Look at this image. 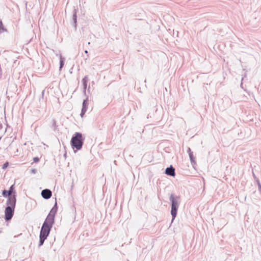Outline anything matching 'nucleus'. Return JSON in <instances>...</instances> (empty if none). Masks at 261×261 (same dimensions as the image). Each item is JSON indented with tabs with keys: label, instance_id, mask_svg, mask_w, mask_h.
<instances>
[{
	"label": "nucleus",
	"instance_id": "nucleus-22",
	"mask_svg": "<svg viewBox=\"0 0 261 261\" xmlns=\"http://www.w3.org/2000/svg\"><path fill=\"white\" fill-rule=\"evenodd\" d=\"M85 53L87 54V53H88V51L87 50H85Z\"/></svg>",
	"mask_w": 261,
	"mask_h": 261
},
{
	"label": "nucleus",
	"instance_id": "nucleus-13",
	"mask_svg": "<svg viewBox=\"0 0 261 261\" xmlns=\"http://www.w3.org/2000/svg\"><path fill=\"white\" fill-rule=\"evenodd\" d=\"M190 160L191 163V164L194 168H195V166L196 165V162L195 161V159L193 153H191L189 154Z\"/></svg>",
	"mask_w": 261,
	"mask_h": 261
},
{
	"label": "nucleus",
	"instance_id": "nucleus-14",
	"mask_svg": "<svg viewBox=\"0 0 261 261\" xmlns=\"http://www.w3.org/2000/svg\"><path fill=\"white\" fill-rule=\"evenodd\" d=\"M7 30L3 25L2 20L0 21V34L3 32H6Z\"/></svg>",
	"mask_w": 261,
	"mask_h": 261
},
{
	"label": "nucleus",
	"instance_id": "nucleus-20",
	"mask_svg": "<svg viewBox=\"0 0 261 261\" xmlns=\"http://www.w3.org/2000/svg\"><path fill=\"white\" fill-rule=\"evenodd\" d=\"M258 185L259 190L261 192V185L259 181L258 182Z\"/></svg>",
	"mask_w": 261,
	"mask_h": 261
},
{
	"label": "nucleus",
	"instance_id": "nucleus-10",
	"mask_svg": "<svg viewBox=\"0 0 261 261\" xmlns=\"http://www.w3.org/2000/svg\"><path fill=\"white\" fill-rule=\"evenodd\" d=\"M165 173L168 175L171 176H175V169L173 168L172 166H170L169 168H167L165 171Z\"/></svg>",
	"mask_w": 261,
	"mask_h": 261
},
{
	"label": "nucleus",
	"instance_id": "nucleus-15",
	"mask_svg": "<svg viewBox=\"0 0 261 261\" xmlns=\"http://www.w3.org/2000/svg\"><path fill=\"white\" fill-rule=\"evenodd\" d=\"M65 59L61 55L60 56V64L59 65H64Z\"/></svg>",
	"mask_w": 261,
	"mask_h": 261
},
{
	"label": "nucleus",
	"instance_id": "nucleus-3",
	"mask_svg": "<svg viewBox=\"0 0 261 261\" xmlns=\"http://www.w3.org/2000/svg\"><path fill=\"white\" fill-rule=\"evenodd\" d=\"M169 199L171 202V214L172 216V222H173L176 216L177 211L179 207L180 201L178 196H175L173 194L170 195Z\"/></svg>",
	"mask_w": 261,
	"mask_h": 261
},
{
	"label": "nucleus",
	"instance_id": "nucleus-19",
	"mask_svg": "<svg viewBox=\"0 0 261 261\" xmlns=\"http://www.w3.org/2000/svg\"><path fill=\"white\" fill-rule=\"evenodd\" d=\"M31 173H33V174H35L36 173V170L35 169H33L31 170Z\"/></svg>",
	"mask_w": 261,
	"mask_h": 261
},
{
	"label": "nucleus",
	"instance_id": "nucleus-5",
	"mask_svg": "<svg viewBox=\"0 0 261 261\" xmlns=\"http://www.w3.org/2000/svg\"><path fill=\"white\" fill-rule=\"evenodd\" d=\"M15 207L12 206H7L5 211V220L6 221L10 220L14 215Z\"/></svg>",
	"mask_w": 261,
	"mask_h": 261
},
{
	"label": "nucleus",
	"instance_id": "nucleus-18",
	"mask_svg": "<svg viewBox=\"0 0 261 261\" xmlns=\"http://www.w3.org/2000/svg\"><path fill=\"white\" fill-rule=\"evenodd\" d=\"M187 152H188L189 154H190L191 153H193V152L191 151L190 148H188L187 150Z\"/></svg>",
	"mask_w": 261,
	"mask_h": 261
},
{
	"label": "nucleus",
	"instance_id": "nucleus-8",
	"mask_svg": "<svg viewBox=\"0 0 261 261\" xmlns=\"http://www.w3.org/2000/svg\"><path fill=\"white\" fill-rule=\"evenodd\" d=\"M52 195V193L50 190L48 189L43 190L41 192L42 196L46 199H49Z\"/></svg>",
	"mask_w": 261,
	"mask_h": 261
},
{
	"label": "nucleus",
	"instance_id": "nucleus-1",
	"mask_svg": "<svg viewBox=\"0 0 261 261\" xmlns=\"http://www.w3.org/2000/svg\"><path fill=\"white\" fill-rule=\"evenodd\" d=\"M53 225V223L50 224L47 221H45L44 222L40 233L39 246H41L43 244L45 240L47 238L49 233Z\"/></svg>",
	"mask_w": 261,
	"mask_h": 261
},
{
	"label": "nucleus",
	"instance_id": "nucleus-11",
	"mask_svg": "<svg viewBox=\"0 0 261 261\" xmlns=\"http://www.w3.org/2000/svg\"><path fill=\"white\" fill-rule=\"evenodd\" d=\"M89 81L88 77L87 76H85L82 80V83L83 85V93L84 94L86 93V89L87 87V83Z\"/></svg>",
	"mask_w": 261,
	"mask_h": 261
},
{
	"label": "nucleus",
	"instance_id": "nucleus-17",
	"mask_svg": "<svg viewBox=\"0 0 261 261\" xmlns=\"http://www.w3.org/2000/svg\"><path fill=\"white\" fill-rule=\"evenodd\" d=\"M33 160H34V162H39V158H37V157H35V158H34L33 159Z\"/></svg>",
	"mask_w": 261,
	"mask_h": 261
},
{
	"label": "nucleus",
	"instance_id": "nucleus-12",
	"mask_svg": "<svg viewBox=\"0 0 261 261\" xmlns=\"http://www.w3.org/2000/svg\"><path fill=\"white\" fill-rule=\"evenodd\" d=\"M13 185H12L9 191H6V190H4L3 191V195L4 196V197H7V196H12V192H13Z\"/></svg>",
	"mask_w": 261,
	"mask_h": 261
},
{
	"label": "nucleus",
	"instance_id": "nucleus-9",
	"mask_svg": "<svg viewBox=\"0 0 261 261\" xmlns=\"http://www.w3.org/2000/svg\"><path fill=\"white\" fill-rule=\"evenodd\" d=\"M77 9H74L73 11V15H72V25L76 29L77 25Z\"/></svg>",
	"mask_w": 261,
	"mask_h": 261
},
{
	"label": "nucleus",
	"instance_id": "nucleus-16",
	"mask_svg": "<svg viewBox=\"0 0 261 261\" xmlns=\"http://www.w3.org/2000/svg\"><path fill=\"white\" fill-rule=\"evenodd\" d=\"M9 165V163L8 162H6L5 163L4 165H3V169H6Z\"/></svg>",
	"mask_w": 261,
	"mask_h": 261
},
{
	"label": "nucleus",
	"instance_id": "nucleus-4",
	"mask_svg": "<svg viewBox=\"0 0 261 261\" xmlns=\"http://www.w3.org/2000/svg\"><path fill=\"white\" fill-rule=\"evenodd\" d=\"M57 203H56L55 206L50 210L49 214L47 216L45 221L48 222L50 224L53 223L54 224L55 216L57 212Z\"/></svg>",
	"mask_w": 261,
	"mask_h": 261
},
{
	"label": "nucleus",
	"instance_id": "nucleus-7",
	"mask_svg": "<svg viewBox=\"0 0 261 261\" xmlns=\"http://www.w3.org/2000/svg\"><path fill=\"white\" fill-rule=\"evenodd\" d=\"M88 105V98L87 97L84 100L83 102V107L81 113V116L82 117H83L84 114L87 112Z\"/></svg>",
	"mask_w": 261,
	"mask_h": 261
},
{
	"label": "nucleus",
	"instance_id": "nucleus-23",
	"mask_svg": "<svg viewBox=\"0 0 261 261\" xmlns=\"http://www.w3.org/2000/svg\"><path fill=\"white\" fill-rule=\"evenodd\" d=\"M16 62H17V61H15L14 62V63H15V64H16V63H17Z\"/></svg>",
	"mask_w": 261,
	"mask_h": 261
},
{
	"label": "nucleus",
	"instance_id": "nucleus-2",
	"mask_svg": "<svg viewBox=\"0 0 261 261\" xmlns=\"http://www.w3.org/2000/svg\"><path fill=\"white\" fill-rule=\"evenodd\" d=\"M84 138L80 133H75L73 135L71 140V145L72 148L74 150H79L81 149L83 145Z\"/></svg>",
	"mask_w": 261,
	"mask_h": 261
},
{
	"label": "nucleus",
	"instance_id": "nucleus-6",
	"mask_svg": "<svg viewBox=\"0 0 261 261\" xmlns=\"http://www.w3.org/2000/svg\"><path fill=\"white\" fill-rule=\"evenodd\" d=\"M16 201V200L15 194H13L12 196H9L7 201V204L8 206H12V207H15Z\"/></svg>",
	"mask_w": 261,
	"mask_h": 261
},
{
	"label": "nucleus",
	"instance_id": "nucleus-21",
	"mask_svg": "<svg viewBox=\"0 0 261 261\" xmlns=\"http://www.w3.org/2000/svg\"><path fill=\"white\" fill-rule=\"evenodd\" d=\"M62 67H63L62 66H60V70H61Z\"/></svg>",
	"mask_w": 261,
	"mask_h": 261
}]
</instances>
